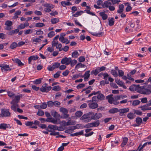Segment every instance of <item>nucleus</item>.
Here are the masks:
<instances>
[{
  "mask_svg": "<svg viewBox=\"0 0 151 151\" xmlns=\"http://www.w3.org/2000/svg\"><path fill=\"white\" fill-rule=\"evenodd\" d=\"M42 78H40L37 79L33 81L34 83L36 84H38L41 83V80L42 79Z\"/></svg>",
  "mask_w": 151,
  "mask_h": 151,
  "instance_id": "obj_40",
  "label": "nucleus"
},
{
  "mask_svg": "<svg viewBox=\"0 0 151 151\" xmlns=\"http://www.w3.org/2000/svg\"><path fill=\"white\" fill-rule=\"evenodd\" d=\"M102 116V114L100 113H97L93 114L91 116V118L93 119H97Z\"/></svg>",
  "mask_w": 151,
  "mask_h": 151,
  "instance_id": "obj_8",
  "label": "nucleus"
},
{
  "mask_svg": "<svg viewBox=\"0 0 151 151\" xmlns=\"http://www.w3.org/2000/svg\"><path fill=\"white\" fill-rule=\"evenodd\" d=\"M144 94H149L151 93V91L149 89H145L143 91Z\"/></svg>",
  "mask_w": 151,
  "mask_h": 151,
  "instance_id": "obj_64",
  "label": "nucleus"
},
{
  "mask_svg": "<svg viewBox=\"0 0 151 151\" xmlns=\"http://www.w3.org/2000/svg\"><path fill=\"white\" fill-rule=\"evenodd\" d=\"M47 131L50 132H51L50 134V135H54L56 136L58 135L59 134V132H55L53 131L52 129H50L48 128V126L47 127Z\"/></svg>",
  "mask_w": 151,
  "mask_h": 151,
  "instance_id": "obj_11",
  "label": "nucleus"
},
{
  "mask_svg": "<svg viewBox=\"0 0 151 151\" xmlns=\"http://www.w3.org/2000/svg\"><path fill=\"white\" fill-rule=\"evenodd\" d=\"M111 4V3L108 1H105L102 4V6L104 8H107Z\"/></svg>",
  "mask_w": 151,
  "mask_h": 151,
  "instance_id": "obj_20",
  "label": "nucleus"
},
{
  "mask_svg": "<svg viewBox=\"0 0 151 151\" xmlns=\"http://www.w3.org/2000/svg\"><path fill=\"white\" fill-rule=\"evenodd\" d=\"M142 122V119L140 117H137L136 119V122L137 124L134 125V126L138 127L141 124Z\"/></svg>",
  "mask_w": 151,
  "mask_h": 151,
  "instance_id": "obj_15",
  "label": "nucleus"
},
{
  "mask_svg": "<svg viewBox=\"0 0 151 151\" xmlns=\"http://www.w3.org/2000/svg\"><path fill=\"white\" fill-rule=\"evenodd\" d=\"M14 61L17 63L19 66H22L24 65V64L21 62L20 60L18 58L15 59Z\"/></svg>",
  "mask_w": 151,
  "mask_h": 151,
  "instance_id": "obj_41",
  "label": "nucleus"
},
{
  "mask_svg": "<svg viewBox=\"0 0 151 151\" xmlns=\"http://www.w3.org/2000/svg\"><path fill=\"white\" fill-rule=\"evenodd\" d=\"M61 72L59 71L57 72V73L54 75V78H58L60 76V74L61 73Z\"/></svg>",
  "mask_w": 151,
  "mask_h": 151,
  "instance_id": "obj_61",
  "label": "nucleus"
},
{
  "mask_svg": "<svg viewBox=\"0 0 151 151\" xmlns=\"http://www.w3.org/2000/svg\"><path fill=\"white\" fill-rule=\"evenodd\" d=\"M44 6L45 7H49L50 8H53L54 7L53 5L50 4H44Z\"/></svg>",
  "mask_w": 151,
  "mask_h": 151,
  "instance_id": "obj_60",
  "label": "nucleus"
},
{
  "mask_svg": "<svg viewBox=\"0 0 151 151\" xmlns=\"http://www.w3.org/2000/svg\"><path fill=\"white\" fill-rule=\"evenodd\" d=\"M59 40L62 43H65L66 44H68L70 43L69 40L67 38H65L63 36H60L59 38Z\"/></svg>",
  "mask_w": 151,
  "mask_h": 151,
  "instance_id": "obj_10",
  "label": "nucleus"
},
{
  "mask_svg": "<svg viewBox=\"0 0 151 151\" xmlns=\"http://www.w3.org/2000/svg\"><path fill=\"white\" fill-rule=\"evenodd\" d=\"M85 65L83 64L80 63L76 65L75 67V69H77L80 68H83L85 66Z\"/></svg>",
  "mask_w": 151,
  "mask_h": 151,
  "instance_id": "obj_39",
  "label": "nucleus"
},
{
  "mask_svg": "<svg viewBox=\"0 0 151 151\" xmlns=\"http://www.w3.org/2000/svg\"><path fill=\"white\" fill-rule=\"evenodd\" d=\"M81 118L82 120H84V122H89L91 120L90 118L88 117V116L86 114L83 115Z\"/></svg>",
  "mask_w": 151,
  "mask_h": 151,
  "instance_id": "obj_18",
  "label": "nucleus"
},
{
  "mask_svg": "<svg viewBox=\"0 0 151 151\" xmlns=\"http://www.w3.org/2000/svg\"><path fill=\"white\" fill-rule=\"evenodd\" d=\"M60 65V63L58 62L55 63L52 65L53 68L54 69L58 68L59 67Z\"/></svg>",
  "mask_w": 151,
  "mask_h": 151,
  "instance_id": "obj_46",
  "label": "nucleus"
},
{
  "mask_svg": "<svg viewBox=\"0 0 151 151\" xmlns=\"http://www.w3.org/2000/svg\"><path fill=\"white\" fill-rule=\"evenodd\" d=\"M90 71L89 70L87 71H86L84 75L85 77L84 78V80L85 81H86L88 80V79L90 77V74H89Z\"/></svg>",
  "mask_w": 151,
  "mask_h": 151,
  "instance_id": "obj_23",
  "label": "nucleus"
},
{
  "mask_svg": "<svg viewBox=\"0 0 151 151\" xmlns=\"http://www.w3.org/2000/svg\"><path fill=\"white\" fill-rule=\"evenodd\" d=\"M89 103L88 104V105L89 108L92 109H94L98 107V104L94 102H89Z\"/></svg>",
  "mask_w": 151,
  "mask_h": 151,
  "instance_id": "obj_6",
  "label": "nucleus"
},
{
  "mask_svg": "<svg viewBox=\"0 0 151 151\" xmlns=\"http://www.w3.org/2000/svg\"><path fill=\"white\" fill-rule=\"evenodd\" d=\"M81 12H83V11H78L76 13L73 14V16L75 17H77L78 16L81 15Z\"/></svg>",
  "mask_w": 151,
  "mask_h": 151,
  "instance_id": "obj_59",
  "label": "nucleus"
},
{
  "mask_svg": "<svg viewBox=\"0 0 151 151\" xmlns=\"http://www.w3.org/2000/svg\"><path fill=\"white\" fill-rule=\"evenodd\" d=\"M118 112H119V110L116 108L111 109L109 111V112L111 114H114Z\"/></svg>",
  "mask_w": 151,
  "mask_h": 151,
  "instance_id": "obj_35",
  "label": "nucleus"
},
{
  "mask_svg": "<svg viewBox=\"0 0 151 151\" xmlns=\"http://www.w3.org/2000/svg\"><path fill=\"white\" fill-rule=\"evenodd\" d=\"M2 117H9L11 116V113L9 109L3 108L1 109Z\"/></svg>",
  "mask_w": 151,
  "mask_h": 151,
  "instance_id": "obj_2",
  "label": "nucleus"
},
{
  "mask_svg": "<svg viewBox=\"0 0 151 151\" xmlns=\"http://www.w3.org/2000/svg\"><path fill=\"white\" fill-rule=\"evenodd\" d=\"M99 14L102 17L103 19L104 20L106 19L107 18V14L104 12H100L99 13Z\"/></svg>",
  "mask_w": 151,
  "mask_h": 151,
  "instance_id": "obj_32",
  "label": "nucleus"
},
{
  "mask_svg": "<svg viewBox=\"0 0 151 151\" xmlns=\"http://www.w3.org/2000/svg\"><path fill=\"white\" fill-rule=\"evenodd\" d=\"M115 81L116 83L119 85L121 87H123L124 89H126L127 88L126 86L124 85V82L122 81H120L119 80H115Z\"/></svg>",
  "mask_w": 151,
  "mask_h": 151,
  "instance_id": "obj_13",
  "label": "nucleus"
},
{
  "mask_svg": "<svg viewBox=\"0 0 151 151\" xmlns=\"http://www.w3.org/2000/svg\"><path fill=\"white\" fill-rule=\"evenodd\" d=\"M133 111L134 112V114H136L138 115H141L143 114L142 111L138 110L133 109Z\"/></svg>",
  "mask_w": 151,
  "mask_h": 151,
  "instance_id": "obj_45",
  "label": "nucleus"
},
{
  "mask_svg": "<svg viewBox=\"0 0 151 151\" xmlns=\"http://www.w3.org/2000/svg\"><path fill=\"white\" fill-rule=\"evenodd\" d=\"M136 85H133L131 86L129 88V90L132 91H134L137 90L136 88Z\"/></svg>",
  "mask_w": 151,
  "mask_h": 151,
  "instance_id": "obj_43",
  "label": "nucleus"
},
{
  "mask_svg": "<svg viewBox=\"0 0 151 151\" xmlns=\"http://www.w3.org/2000/svg\"><path fill=\"white\" fill-rule=\"evenodd\" d=\"M83 134V131L82 130L79 132L71 134H70V136L72 137H74L75 136H77L78 135H82Z\"/></svg>",
  "mask_w": 151,
  "mask_h": 151,
  "instance_id": "obj_22",
  "label": "nucleus"
},
{
  "mask_svg": "<svg viewBox=\"0 0 151 151\" xmlns=\"http://www.w3.org/2000/svg\"><path fill=\"white\" fill-rule=\"evenodd\" d=\"M113 95L110 94L106 96V99L107 100L108 102L111 104H113L115 105H117L119 104V102L118 100L119 99V97L115 96L113 97Z\"/></svg>",
  "mask_w": 151,
  "mask_h": 151,
  "instance_id": "obj_1",
  "label": "nucleus"
},
{
  "mask_svg": "<svg viewBox=\"0 0 151 151\" xmlns=\"http://www.w3.org/2000/svg\"><path fill=\"white\" fill-rule=\"evenodd\" d=\"M71 61V58L65 57L62 59L61 61V63L62 64H65V65H68L70 64Z\"/></svg>",
  "mask_w": 151,
  "mask_h": 151,
  "instance_id": "obj_5",
  "label": "nucleus"
},
{
  "mask_svg": "<svg viewBox=\"0 0 151 151\" xmlns=\"http://www.w3.org/2000/svg\"><path fill=\"white\" fill-rule=\"evenodd\" d=\"M22 97V96L21 95H17L15 96L14 98L10 102V104H17L19 102L20 99Z\"/></svg>",
  "mask_w": 151,
  "mask_h": 151,
  "instance_id": "obj_7",
  "label": "nucleus"
},
{
  "mask_svg": "<svg viewBox=\"0 0 151 151\" xmlns=\"http://www.w3.org/2000/svg\"><path fill=\"white\" fill-rule=\"evenodd\" d=\"M97 96L99 100L100 101H103L105 99V96L103 94L101 93L100 91Z\"/></svg>",
  "mask_w": 151,
  "mask_h": 151,
  "instance_id": "obj_17",
  "label": "nucleus"
},
{
  "mask_svg": "<svg viewBox=\"0 0 151 151\" xmlns=\"http://www.w3.org/2000/svg\"><path fill=\"white\" fill-rule=\"evenodd\" d=\"M7 127V124L5 123H1L0 124V129L5 130Z\"/></svg>",
  "mask_w": 151,
  "mask_h": 151,
  "instance_id": "obj_37",
  "label": "nucleus"
},
{
  "mask_svg": "<svg viewBox=\"0 0 151 151\" xmlns=\"http://www.w3.org/2000/svg\"><path fill=\"white\" fill-rule=\"evenodd\" d=\"M109 83V81H102L100 82V84L101 86H104L105 84H108Z\"/></svg>",
  "mask_w": 151,
  "mask_h": 151,
  "instance_id": "obj_63",
  "label": "nucleus"
},
{
  "mask_svg": "<svg viewBox=\"0 0 151 151\" xmlns=\"http://www.w3.org/2000/svg\"><path fill=\"white\" fill-rule=\"evenodd\" d=\"M48 128L52 129L54 132H55V131L56 130H58V127L56 125H48Z\"/></svg>",
  "mask_w": 151,
  "mask_h": 151,
  "instance_id": "obj_27",
  "label": "nucleus"
},
{
  "mask_svg": "<svg viewBox=\"0 0 151 151\" xmlns=\"http://www.w3.org/2000/svg\"><path fill=\"white\" fill-rule=\"evenodd\" d=\"M38 58V56L37 55H32L30 56L28 58V63L29 64H30L31 63V62L32 60H36Z\"/></svg>",
  "mask_w": 151,
  "mask_h": 151,
  "instance_id": "obj_14",
  "label": "nucleus"
},
{
  "mask_svg": "<svg viewBox=\"0 0 151 151\" xmlns=\"http://www.w3.org/2000/svg\"><path fill=\"white\" fill-rule=\"evenodd\" d=\"M12 24V22L8 20L6 21L5 23V25L9 27L11 26Z\"/></svg>",
  "mask_w": 151,
  "mask_h": 151,
  "instance_id": "obj_52",
  "label": "nucleus"
},
{
  "mask_svg": "<svg viewBox=\"0 0 151 151\" xmlns=\"http://www.w3.org/2000/svg\"><path fill=\"white\" fill-rule=\"evenodd\" d=\"M140 103V102L139 101L136 100L133 101L132 104L133 106H137Z\"/></svg>",
  "mask_w": 151,
  "mask_h": 151,
  "instance_id": "obj_49",
  "label": "nucleus"
},
{
  "mask_svg": "<svg viewBox=\"0 0 151 151\" xmlns=\"http://www.w3.org/2000/svg\"><path fill=\"white\" fill-rule=\"evenodd\" d=\"M104 34V33L103 32H101L97 33L96 32H93L91 33V34L95 36H97L100 37L102 36Z\"/></svg>",
  "mask_w": 151,
  "mask_h": 151,
  "instance_id": "obj_29",
  "label": "nucleus"
},
{
  "mask_svg": "<svg viewBox=\"0 0 151 151\" xmlns=\"http://www.w3.org/2000/svg\"><path fill=\"white\" fill-rule=\"evenodd\" d=\"M21 11L20 10L17 11L14 14L13 18L15 19L18 18V16L20 15L21 14Z\"/></svg>",
  "mask_w": 151,
  "mask_h": 151,
  "instance_id": "obj_26",
  "label": "nucleus"
},
{
  "mask_svg": "<svg viewBox=\"0 0 151 151\" xmlns=\"http://www.w3.org/2000/svg\"><path fill=\"white\" fill-rule=\"evenodd\" d=\"M80 54L77 51H75L72 53V57L74 58H76Z\"/></svg>",
  "mask_w": 151,
  "mask_h": 151,
  "instance_id": "obj_34",
  "label": "nucleus"
},
{
  "mask_svg": "<svg viewBox=\"0 0 151 151\" xmlns=\"http://www.w3.org/2000/svg\"><path fill=\"white\" fill-rule=\"evenodd\" d=\"M81 76V75L79 73V74H76L74 75L72 77V79L73 80H74L76 79L79 78Z\"/></svg>",
  "mask_w": 151,
  "mask_h": 151,
  "instance_id": "obj_56",
  "label": "nucleus"
},
{
  "mask_svg": "<svg viewBox=\"0 0 151 151\" xmlns=\"http://www.w3.org/2000/svg\"><path fill=\"white\" fill-rule=\"evenodd\" d=\"M75 124V122L70 120H69L67 122H65V125L66 126L73 125Z\"/></svg>",
  "mask_w": 151,
  "mask_h": 151,
  "instance_id": "obj_38",
  "label": "nucleus"
},
{
  "mask_svg": "<svg viewBox=\"0 0 151 151\" xmlns=\"http://www.w3.org/2000/svg\"><path fill=\"white\" fill-rule=\"evenodd\" d=\"M82 114L83 113L81 111H78L76 113L75 115L76 117H80L81 116Z\"/></svg>",
  "mask_w": 151,
  "mask_h": 151,
  "instance_id": "obj_54",
  "label": "nucleus"
},
{
  "mask_svg": "<svg viewBox=\"0 0 151 151\" xmlns=\"http://www.w3.org/2000/svg\"><path fill=\"white\" fill-rule=\"evenodd\" d=\"M52 24H55L59 22V19L58 18H52L51 20Z\"/></svg>",
  "mask_w": 151,
  "mask_h": 151,
  "instance_id": "obj_28",
  "label": "nucleus"
},
{
  "mask_svg": "<svg viewBox=\"0 0 151 151\" xmlns=\"http://www.w3.org/2000/svg\"><path fill=\"white\" fill-rule=\"evenodd\" d=\"M128 141V139L127 137H124L123 138L122 142L121 145L122 147H124L126 145Z\"/></svg>",
  "mask_w": 151,
  "mask_h": 151,
  "instance_id": "obj_19",
  "label": "nucleus"
},
{
  "mask_svg": "<svg viewBox=\"0 0 151 151\" xmlns=\"http://www.w3.org/2000/svg\"><path fill=\"white\" fill-rule=\"evenodd\" d=\"M124 5L122 4H120L119 5V9L117 10V12L119 13H121L124 11Z\"/></svg>",
  "mask_w": 151,
  "mask_h": 151,
  "instance_id": "obj_25",
  "label": "nucleus"
},
{
  "mask_svg": "<svg viewBox=\"0 0 151 151\" xmlns=\"http://www.w3.org/2000/svg\"><path fill=\"white\" fill-rule=\"evenodd\" d=\"M33 32V29H29L27 30H24V34L25 35L30 34L32 33Z\"/></svg>",
  "mask_w": 151,
  "mask_h": 151,
  "instance_id": "obj_42",
  "label": "nucleus"
},
{
  "mask_svg": "<svg viewBox=\"0 0 151 151\" xmlns=\"http://www.w3.org/2000/svg\"><path fill=\"white\" fill-rule=\"evenodd\" d=\"M148 105H144L141 106L139 107L142 110L144 111L145 110H147Z\"/></svg>",
  "mask_w": 151,
  "mask_h": 151,
  "instance_id": "obj_58",
  "label": "nucleus"
},
{
  "mask_svg": "<svg viewBox=\"0 0 151 151\" xmlns=\"http://www.w3.org/2000/svg\"><path fill=\"white\" fill-rule=\"evenodd\" d=\"M109 25L111 26L114 24V19L113 18H111V19H108Z\"/></svg>",
  "mask_w": 151,
  "mask_h": 151,
  "instance_id": "obj_33",
  "label": "nucleus"
},
{
  "mask_svg": "<svg viewBox=\"0 0 151 151\" xmlns=\"http://www.w3.org/2000/svg\"><path fill=\"white\" fill-rule=\"evenodd\" d=\"M127 116L129 119H132L135 117V115L134 114L130 112L128 114Z\"/></svg>",
  "mask_w": 151,
  "mask_h": 151,
  "instance_id": "obj_31",
  "label": "nucleus"
},
{
  "mask_svg": "<svg viewBox=\"0 0 151 151\" xmlns=\"http://www.w3.org/2000/svg\"><path fill=\"white\" fill-rule=\"evenodd\" d=\"M60 89V87L59 86H55L53 87L52 90L56 91H59Z\"/></svg>",
  "mask_w": 151,
  "mask_h": 151,
  "instance_id": "obj_57",
  "label": "nucleus"
},
{
  "mask_svg": "<svg viewBox=\"0 0 151 151\" xmlns=\"http://www.w3.org/2000/svg\"><path fill=\"white\" fill-rule=\"evenodd\" d=\"M18 45V44L15 42H13L10 46V48L12 49L15 48Z\"/></svg>",
  "mask_w": 151,
  "mask_h": 151,
  "instance_id": "obj_50",
  "label": "nucleus"
},
{
  "mask_svg": "<svg viewBox=\"0 0 151 151\" xmlns=\"http://www.w3.org/2000/svg\"><path fill=\"white\" fill-rule=\"evenodd\" d=\"M60 111L63 114L62 117L63 119H66L69 116V115L68 114V111L66 109L63 107H61L60 109Z\"/></svg>",
  "mask_w": 151,
  "mask_h": 151,
  "instance_id": "obj_3",
  "label": "nucleus"
},
{
  "mask_svg": "<svg viewBox=\"0 0 151 151\" xmlns=\"http://www.w3.org/2000/svg\"><path fill=\"white\" fill-rule=\"evenodd\" d=\"M55 47L57 49H59L60 51L63 50V48H62V45L60 43H58Z\"/></svg>",
  "mask_w": 151,
  "mask_h": 151,
  "instance_id": "obj_48",
  "label": "nucleus"
},
{
  "mask_svg": "<svg viewBox=\"0 0 151 151\" xmlns=\"http://www.w3.org/2000/svg\"><path fill=\"white\" fill-rule=\"evenodd\" d=\"M55 32L53 31H51L48 34L47 36L51 38L55 35Z\"/></svg>",
  "mask_w": 151,
  "mask_h": 151,
  "instance_id": "obj_51",
  "label": "nucleus"
},
{
  "mask_svg": "<svg viewBox=\"0 0 151 151\" xmlns=\"http://www.w3.org/2000/svg\"><path fill=\"white\" fill-rule=\"evenodd\" d=\"M99 100L98 97L97 96H93L92 98V100H88L87 101V103H89V102H96L97 101Z\"/></svg>",
  "mask_w": 151,
  "mask_h": 151,
  "instance_id": "obj_30",
  "label": "nucleus"
},
{
  "mask_svg": "<svg viewBox=\"0 0 151 151\" xmlns=\"http://www.w3.org/2000/svg\"><path fill=\"white\" fill-rule=\"evenodd\" d=\"M51 115L55 118H58L60 116V115L55 111L52 110L51 111Z\"/></svg>",
  "mask_w": 151,
  "mask_h": 151,
  "instance_id": "obj_21",
  "label": "nucleus"
},
{
  "mask_svg": "<svg viewBox=\"0 0 151 151\" xmlns=\"http://www.w3.org/2000/svg\"><path fill=\"white\" fill-rule=\"evenodd\" d=\"M77 63V61L76 60L74 59L73 60H72V59H71V61L70 63L71 66L72 67H73Z\"/></svg>",
  "mask_w": 151,
  "mask_h": 151,
  "instance_id": "obj_47",
  "label": "nucleus"
},
{
  "mask_svg": "<svg viewBox=\"0 0 151 151\" xmlns=\"http://www.w3.org/2000/svg\"><path fill=\"white\" fill-rule=\"evenodd\" d=\"M111 74L115 77L117 76H118L117 72L114 70H111Z\"/></svg>",
  "mask_w": 151,
  "mask_h": 151,
  "instance_id": "obj_55",
  "label": "nucleus"
},
{
  "mask_svg": "<svg viewBox=\"0 0 151 151\" xmlns=\"http://www.w3.org/2000/svg\"><path fill=\"white\" fill-rule=\"evenodd\" d=\"M0 67L1 68V70L2 71H6L8 70H10L11 69L9 67V65H0Z\"/></svg>",
  "mask_w": 151,
  "mask_h": 151,
  "instance_id": "obj_9",
  "label": "nucleus"
},
{
  "mask_svg": "<svg viewBox=\"0 0 151 151\" xmlns=\"http://www.w3.org/2000/svg\"><path fill=\"white\" fill-rule=\"evenodd\" d=\"M129 111V109L127 108L120 109L119 110V115L121 116H123L124 113L127 112Z\"/></svg>",
  "mask_w": 151,
  "mask_h": 151,
  "instance_id": "obj_12",
  "label": "nucleus"
},
{
  "mask_svg": "<svg viewBox=\"0 0 151 151\" xmlns=\"http://www.w3.org/2000/svg\"><path fill=\"white\" fill-rule=\"evenodd\" d=\"M40 107L41 109H45L47 107V105L45 103H43L40 105Z\"/></svg>",
  "mask_w": 151,
  "mask_h": 151,
  "instance_id": "obj_62",
  "label": "nucleus"
},
{
  "mask_svg": "<svg viewBox=\"0 0 151 151\" xmlns=\"http://www.w3.org/2000/svg\"><path fill=\"white\" fill-rule=\"evenodd\" d=\"M47 85L45 83L44 84L42 87L40 88V90L42 92H47L50 90L52 87L51 86H47Z\"/></svg>",
  "mask_w": 151,
  "mask_h": 151,
  "instance_id": "obj_4",
  "label": "nucleus"
},
{
  "mask_svg": "<svg viewBox=\"0 0 151 151\" xmlns=\"http://www.w3.org/2000/svg\"><path fill=\"white\" fill-rule=\"evenodd\" d=\"M76 129H83L85 128L84 126L82 124H78L76 125L75 126Z\"/></svg>",
  "mask_w": 151,
  "mask_h": 151,
  "instance_id": "obj_44",
  "label": "nucleus"
},
{
  "mask_svg": "<svg viewBox=\"0 0 151 151\" xmlns=\"http://www.w3.org/2000/svg\"><path fill=\"white\" fill-rule=\"evenodd\" d=\"M93 127H96L98 126L100 124V122L99 120L95 121L92 123Z\"/></svg>",
  "mask_w": 151,
  "mask_h": 151,
  "instance_id": "obj_36",
  "label": "nucleus"
},
{
  "mask_svg": "<svg viewBox=\"0 0 151 151\" xmlns=\"http://www.w3.org/2000/svg\"><path fill=\"white\" fill-rule=\"evenodd\" d=\"M12 105L11 106V109L15 112H16L17 110L18 107H19V105L17 104H11Z\"/></svg>",
  "mask_w": 151,
  "mask_h": 151,
  "instance_id": "obj_16",
  "label": "nucleus"
},
{
  "mask_svg": "<svg viewBox=\"0 0 151 151\" xmlns=\"http://www.w3.org/2000/svg\"><path fill=\"white\" fill-rule=\"evenodd\" d=\"M101 72L99 69V67L97 68L95 70H92L91 72V74H94L95 75H96L99 73Z\"/></svg>",
  "mask_w": 151,
  "mask_h": 151,
  "instance_id": "obj_24",
  "label": "nucleus"
},
{
  "mask_svg": "<svg viewBox=\"0 0 151 151\" xmlns=\"http://www.w3.org/2000/svg\"><path fill=\"white\" fill-rule=\"evenodd\" d=\"M45 26L44 24L42 23H36L35 26L36 27H42Z\"/></svg>",
  "mask_w": 151,
  "mask_h": 151,
  "instance_id": "obj_53",
  "label": "nucleus"
}]
</instances>
